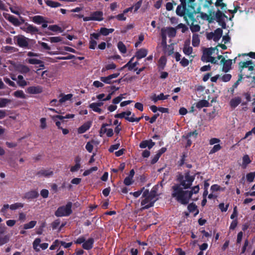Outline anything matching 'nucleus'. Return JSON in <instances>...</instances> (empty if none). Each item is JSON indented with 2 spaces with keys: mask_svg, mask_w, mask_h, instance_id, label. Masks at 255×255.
Segmentation results:
<instances>
[{
  "mask_svg": "<svg viewBox=\"0 0 255 255\" xmlns=\"http://www.w3.org/2000/svg\"><path fill=\"white\" fill-rule=\"evenodd\" d=\"M178 179L180 184L175 185L172 187L173 193L172 196L173 197L176 198L177 201L180 203L186 205L188 203L193 193H198L199 188L198 185H197L194 186L191 191L183 190L189 188L194 180V176H190L189 171L185 173L184 177L182 175H180Z\"/></svg>",
  "mask_w": 255,
  "mask_h": 255,
  "instance_id": "obj_1",
  "label": "nucleus"
},
{
  "mask_svg": "<svg viewBox=\"0 0 255 255\" xmlns=\"http://www.w3.org/2000/svg\"><path fill=\"white\" fill-rule=\"evenodd\" d=\"M194 1L195 0H189V8L187 10V15L188 20H190L191 21L190 29L191 31L192 32H197L200 30V27L195 18L194 14L200 12V7H198L196 9H195L196 4L194 3Z\"/></svg>",
  "mask_w": 255,
  "mask_h": 255,
  "instance_id": "obj_2",
  "label": "nucleus"
},
{
  "mask_svg": "<svg viewBox=\"0 0 255 255\" xmlns=\"http://www.w3.org/2000/svg\"><path fill=\"white\" fill-rule=\"evenodd\" d=\"M157 186H156L153 188L152 190L149 192L148 189H146L143 193L142 197L144 199L141 201V205H147L144 206L142 209H148L153 206L154 203L156 200L153 199L157 196Z\"/></svg>",
  "mask_w": 255,
  "mask_h": 255,
  "instance_id": "obj_3",
  "label": "nucleus"
},
{
  "mask_svg": "<svg viewBox=\"0 0 255 255\" xmlns=\"http://www.w3.org/2000/svg\"><path fill=\"white\" fill-rule=\"evenodd\" d=\"M180 1L181 5L178 6L176 9V13L179 15L184 16V18L189 25L190 22L188 21L187 15V10L189 8V0H180Z\"/></svg>",
  "mask_w": 255,
  "mask_h": 255,
  "instance_id": "obj_4",
  "label": "nucleus"
},
{
  "mask_svg": "<svg viewBox=\"0 0 255 255\" xmlns=\"http://www.w3.org/2000/svg\"><path fill=\"white\" fill-rule=\"evenodd\" d=\"M72 203L69 202L65 206H61L58 208L55 215L57 217L69 216L72 213Z\"/></svg>",
  "mask_w": 255,
  "mask_h": 255,
  "instance_id": "obj_5",
  "label": "nucleus"
},
{
  "mask_svg": "<svg viewBox=\"0 0 255 255\" xmlns=\"http://www.w3.org/2000/svg\"><path fill=\"white\" fill-rule=\"evenodd\" d=\"M212 15L213 20H216L223 28H225L226 24L224 21V18H227L226 15L223 14L219 9H218L216 13L214 11H212Z\"/></svg>",
  "mask_w": 255,
  "mask_h": 255,
  "instance_id": "obj_6",
  "label": "nucleus"
},
{
  "mask_svg": "<svg viewBox=\"0 0 255 255\" xmlns=\"http://www.w3.org/2000/svg\"><path fill=\"white\" fill-rule=\"evenodd\" d=\"M253 65V62L252 60H249L246 62H240L239 63L240 70L242 71L244 68H248L249 71H253L254 69Z\"/></svg>",
  "mask_w": 255,
  "mask_h": 255,
  "instance_id": "obj_7",
  "label": "nucleus"
},
{
  "mask_svg": "<svg viewBox=\"0 0 255 255\" xmlns=\"http://www.w3.org/2000/svg\"><path fill=\"white\" fill-rule=\"evenodd\" d=\"M15 38H16L17 44L19 46L22 47H27L28 45L27 42L28 38L22 35L16 36Z\"/></svg>",
  "mask_w": 255,
  "mask_h": 255,
  "instance_id": "obj_8",
  "label": "nucleus"
},
{
  "mask_svg": "<svg viewBox=\"0 0 255 255\" xmlns=\"http://www.w3.org/2000/svg\"><path fill=\"white\" fill-rule=\"evenodd\" d=\"M4 17L15 26H18L24 22L23 19H22V22H21L18 20L17 18L14 17L13 16L9 15L8 14L4 15Z\"/></svg>",
  "mask_w": 255,
  "mask_h": 255,
  "instance_id": "obj_9",
  "label": "nucleus"
},
{
  "mask_svg": "<svg viewBox=\"0 0 255 255\" xmlns=\"http://www.w3.org/2000/svg\"><path fill=\"white\" fill-rule=\"evenodd\" d=\"M26 25H27V26L23 27V29L26 32L30 33L31 34L38 32V29L36 27H34L32 25L27 24V23Z\"/></svg>",
  "mask_w": 255,
  "mask_h": 255,
  "instance_id": "obj_10",
  "label": "nucleus"
},
{
  "mask_svg": "<svg viewBox=\"0 0 255 255\" xmlns=\"http://www.w3.org/2000/svg\"><path fill=\"white\" fill-rule=\"evenodd\" d=\"M169 95L164 96L163 93H161L159 95L156 96L155 94H154L151 97V99L156 103L158 100H163L167 99Z\"/></svg>",
  "mask_w": 255,
  "mask_h": 255,
  "instance_id": "obj_11",
  "label": "nucleus"
},
{
  "mask_svg": "<svg viewBox=\"0 0 255 255\" xmlns=\"http://www.w3.org/2000/svg\"><path fill=\"white\" fill-rule=\"evenodd\" d=\"M94 243V240L92 238L88 239L86 242H84L83 244V248L85 249L89 250L92 248L93 244Z\"/></svg>",
  "mask_w": 255,
  "mask_h": 255,
  "instance_id": "obj_12",
  "label": "nucleus"
},
{
  "mask_svg": "<svg viewBox=\"0 0 255 255\" xmlns=\"http://www.w3.org/2000/svg\"><path fill=\"white\" fill-rule=\"evenodd\" d=\"M32 21L37 24H41L42 23H47V21L45 19V18L40 15H37L32 17Z\"/></svg>",
  "mask_w": 255,
  "mask_h": 255,
  "instance_id": "obj_13",
  "label": "nucleus"
},
{
  "mask_svg": "<svg viewBox=\"0 0 255 255\" xmlns=\"http://www.w3.org/2000/svg\"><path fill=\"white\" fill-rule=\"evenodd\" d=\"M199 13H200L201 17L202 19L207 20L210 23L213 21V18L212 17V10H210L208 14L200 12Z\"/></svg>",
  "mask_w": 255,
  "mask_h": 255,
  "instance_id": "obj_14",
  "label": "nucleus"
},
{
  "mask_svg": "<svg viewBox=\"0 0 255 255\" xmlns=\"http://www.w3.org/2000/svg\"><path fill=\"white\" fill-rule=\"evenodd\" d=\"M147 51L145 49H141L136 53L135 56L137 59H139L145 57L147 55Z\"/></svg>",
  "mask_w": 255,
  "mask_h": 255,
  "instance_id": "obj_15",
  "label": "nucleus"
},
{
  "mask_svg": "<svg viewBox=\"0 0 255 255\" xmlns=\"http://www.w3.org/2000/svg\"><path fill=\"white\" fill-rule=\"evenodd\" d=\"M223 31L221 28H217L213 33L214 35V40L218 41L222 36Z\"/></svg>",
  "mask_w": 255,
  "mask_h": 255,
  "instance_id": "obj_16",
  "label": "nucleus"
},
{
  "mask_svg": "<svg viewBox=\"0 0 255 255\" xmlns=\"http://www.w3.org/2000/svg\"><path fill=\"white\" fill-rule=\"evenodd\" d=\"M27 91L31 94L40 93L42 92V89L39 87H30L27 89Z\"/></svg>",
  "mask_w": 255,
  "mask_h": 255,
  "instance_id": "obj_17",
  "label": "nucleus"
},
{
  "mask_svg": "<svg viewBox=\"0 0 255 255\" xmlns=\"http://www.w3.org/2000/svg\"><path fill=\"white\" fill-rule=\"evenodd\" d=\"M53 174V171L46 170H41L38 172L36 174L39 177L40 176H49Z\"/></svg>",
  "mask_w": 255,
  "mask_h": 255,
  "instance_id": "obj_18",
  "label": "nucleus"
},
{
  "mask_svg": "<svg viewBox=\"0 0 255 255\" xmlns=\"http://www.w3.org/2000/svg\"><path fill=\"white\" fill-rule=\"evenodd\" d=\"M161 46L163 47L164 49H170V51L168 52V55H170L173 53V48L171 45H167L166 39H162L161 42Z\"/></svg>",
  "mask_w": 255,
  "mask_h": 255,
  "instance_id": "obj_19",
  "label": "nucleus"
},
{
  "mask_svg": "<svg viewBox=\"0 0 255 255\" xmlns=\"http://www.w3.org/2000/svg\"><path fill=\"white\" fill-rule=\"evenodd\" d=\"M90 122H87L84 124L83 126H82L81 127L79 128L78 132L81 133H84L90 127Z\"/></svg>",
  "mask_w": 255,
  "mask_h": 255,
  "instance_id": "obj_20",
  "label": "nucleus"
},
{
  "mask_svg": "<svg viewBox=\"0 0 255 255\" xmlns=\"http://www.w3.org/2000/svg\"><path fill=\"white\" fill-rule=\"evenodd\" d=\"M241 102V99L239 97H237L233 99L230 101V105L232 108L236 107Z\"/></svg>",
  "mask_w": 255,
  "mask_h": 255,
  "instance_id": "obj_21",
  "label": "nucleus"
},
{
  "mask_svg": "<svg viewBox=\"0 0 255 255\" xmlns=\"http://www.w3.org/2000/svg\"><path fill=\"white\" fill-rule=\"evenodd\" d=\"M103 15V13L101 11H96L94 12L92 14V20H102V16Z\"/></svg>",
  "mask_w": 255,
  "mask_h": 255,
  "instance_id": "obj_22",
  "label": "nucleus"
},
{
  "mask_svg": "<svg viewBox=\"0 0 255 255\" xmlns=\"http://www.w3.org/2000/svg\"><path fill=\"white\" fill-rule=\"evenodd\" d=\"M165 32L170 37H174L176 35V28L169 27L165 29Z\"/></svg>",
  "mask_w": 255,
  "mask_h": 255,
  "instance_id": "obj_23",
  "label": "nucleus"
},
{
  "mask_svg": "<svg viewBox=\"0 0 255 255\" xmlns=\"http://www.w3.org/2000/svg\"><path fill=\"white\" fill-rule=\"evenodd\" d=\"M209 105V103L207 101H206L205 100H202L199 101L197 103L196 107L199 109H201L203 107H208Z\"/></svg>",
  "mask_w": 255,
  "mask_h": 255,
  "instance_id": "obj_24",
  "label": "nucleus"
},
{
  "mask_svg": "<svg viewBox=\"0 0 255 255\" xmlns=\"http://www.w3.org/2000/svg\"><path fill=\"white\" fill-rule=\"evenodd\" d=\"M232 64V60L228 59L226 63L224 64L223 67V71L225 72H227L230 70L231 68Z\"/></svg>",
  "mask_w": 255,
  "mask_h": 255,
  "instance_id": "obj_25",
  "label": "nucleus"
},
{
  "mask_svg": "<svg viewBox=\"0 0 255 255\" xmlns=\"http://www.w3.org/2000/svg\"><path fill=\"white\" fill-rule=\"evenodd\" d=\"M38 196V193L36 191H31L26 194L25 197L28 199L35 198Z\"/></svg>",
  "mask_w": 255,
  "mask_h": 255,
  "instance_id": "obj_26",
  "label": "nucleus"
},
{
  "mask_svg": "<svg viewBox=\"0 0 255 255\" xmlns=\"http://www.w3.org/2000/svg\"><path fill=\"white\" fill-rule=\"evenodd\" d=\"M183 52L186 55H190L192 52V48L190 46L189 43H185L184 44Z\"/></svg>",
  "mask_w": 255,
  "mask_h": 255,
  "instance_id": "obj_27",
  "label": "nucleus"
},
{
  "mask_svg": "<svg viewBox=\"0 0 255 255\" xmlns=\"http://www.w3.org/2000/svg\"><path fill=\"white\" fill-rule=\"evenodd\" d=\"M215 50L218 51V49L217 48V46H216L215 48H205L203 52L206 53L207 55L211 57V55L214 53L215 51Z\"/></svg>",
  "mask_w": 255,
  "mask_h": 255,
  "instance_id": "obj_28",
  "label": "nucleus"
},
{
  "mask_svg": "<svg viewBox=\"0 0 255 255\" xmlns=\"http://www.w3.org/2000/svg\"><path fill=\"white\" fill-rule=\"evenodd\" d=\"M60 97H62L60 100L59 102L60 103H62L65 102L67 100H70L71 98L72 97L73 95L71 94H69L63 96V94H60Z\"/></svg>",
  "mask_w": 255,
  "mask_h": 255,
  "instance_id": "obj_29",
  "label": "nucleus"
},
{
  "mask_svg": "<svg viewBox=\"0 0 255 255\" xmlns=\"http://www.w3.org/2000/svg\"><path fill=\"white\" fill-rule=\"evenodd\" d=\"M200 40L198 34H194L192 37V45L194 46H197L199 44Z\"/></svg>",
  "mask_w": 255,
  "mask_h": 255,
  "instance_id": "obj_30",
  "label": "nucleus"
},
{
  "mask_svg": "<svg viewBox=\"0 0 255 255\" xmlns=\"http://www.w3.org/2000/svg\"><path fill=\"white\" fill-rule=\"evenodd\" d=\"M11 102V100L7 99H0V108L5 107L7 104Z\"/></svg>",
  "mask_w": 255,
  "mask_h": 255,
  "instance_id": "obj_31",
  "label": "nucleus"
},
{
  "mask_svg": "<svg viewBox=\"0 0 255 255\" xmlns=\"http://www.w3.org/2000/svg\"><path fill=\"white\" fill-rule=\"evenodd\" d=\"M46 3L49 6L52 7H56L60 6L61 4L58 2L53 1L52 0H48L46 1Z\"/></svg>",
  "mask_w": 255,
  "mask_h": 255,
  "instance_id": "obj_32",
  "label": "nucleus"
},
{
  "mask_svg": "<svg viewBox=\"0 0 255 255\" xmlns=\"http://www.w3.org/2000/svg\"><path fill=\"white\" fill-rule=\"evenodd\" d=\"M166 59L164 56H162L159 60V67L161 69H163L166 64Z\"/></svg>",
  "mask_w": 255,
  "mask_h": 255,
  "instance_id": "obj_33",
  "label": "nucleus"
},
{
  "mask_svg": "<svg viewBox=\"0 0 255 255\" xmlns=\"http://www.w3.org/2000/svg\"><path fill=\"white\" fill-rule=\"evenodd\" d=\"M18 69L22 73H26L30 70L27 66L22 65H20L18 67Z\"/></svg>",
  "mask_w": 255,
  "mask_h": 255,
  "instance_id": "obj_34",
  "label": "nucleus"
},
{
  "mask_svg": "<svg viewBox=\"0 0 255 255\" xmlns=\"http://www.w3.org/2000/svg\"><path fill=\"white\" fill-rule=\"evenodd\" d=\"M118 47L120 51L122 52L123 53H125L127 51V48L126 46L124 44V43L120 41L118 43Z\"/></svg>",
  "mask_w": 255,
  "mask_h": 255,
  "instance_id": "obj_35",
  "label": "nucleus"
},
{
  "mask_svg": "<svg viewBox=\"0 0 255 255\" xmlns=\"http://www.w3.org/2000/svg\"><path fill=\"white\" fill-rule=\"evenodd\" d=\"M243 165H244V168H246L247 165L251 163V160L248 155H245L243 157Z\"/></svg>",
  "mask_w": 255,
  "mask_h": 255,
  "instance_id": "obj_36",
  "label": "nucleus"
},
{
  "mask_svg": "<svg viewBox=\"0 0 255 255\" xmlns=\"http://www.w3.org/2000/svg\"><path fill=\"white\" fill-rule=\"evenodd\" d=\"M17 79L18 80V84L19 85V86L24 87L26 85L27 83L25 82V81L23 80V77L22 76H21V75L18 76Z\"/></svg>",
  "mask_w": 255,
  "mask_h": 255,
  "instance_id": "obj_37",
  "label": "nucleus"
},
{
  "mask_svg": "<svg viewBox=\"0 0 255 255\" xmlns=\"http://www.w3.org/2000/svg\"><path fill=\"white\" fill-rule=\"evenodd\" d=\"M36 224V222L34 221H32L30 222L29 223L25 224L24 225V229H28L32 228L35 226Z\"/></svg>",
  "mask_w": 255,
  "mask_h": 255,
  "instance_id": "obj_38",
  "label": "nucleus"
},
{
  "mask_svg": "<svg viewBox=\"0 0 255 255\" xmlns=\"http://www.w3.org/2000/svg\"><path fill=\"white\" fill-rule=\"evenodd\" d=\"M23 207V204L21 203H16L14 204H12L9 206V208L11 210H15L19 208H22Z\"/></svg>",
  "mask_w": 255,
  "mask_h": 255,
  "instance_id": "obj_39",
  "label": "nucleus"
},
{
  "mask_svg": "<svg viewBox=\"0 0 255 255\" xmlns=\"http://www.w3.org/2000/svg\"><path fill=\"white\" fill-rule=\"evenodd\" d=\"M48 29L53 31H59L60 32H62L61 28L57 26V25H50L48 27Z\"/></svg>",
  "mask_w": 255,
  "mask_h": 255,
  "instance_id": "obj_40",
  "label": "nucleus"
},
{
  "mask_svg": "<svg viewBox=\"0 0 255 255\" xmlns=\"http://www.w3.org/2000/svg\"><path fill=\"white\" fill-rule=\"evenodd\" d=\"M40 242H41V240L39 238L36 239L34 240V241L33 242V248L36 251H39V249H37V248L38 245L40 246Z\"/></svg>",
  "mask_w": 255,
  "mask_h": 255,
  "instance_id": "obj_41",
  "label": "nucleus"
},
{
  "mask_svg": "<svg viewBox=\"0 0 255 255\" xmlns=\"http://www.w3.org/2000/svg\"><path fill=\"white\" fill-rule=\"evenodd\" d=\"M111 79H112L111 78L110 75L107 77H101L100 78V80L102 82L107 84H111L112 83Z\"/></svg>",
  "mask_w": 255,
  "mask_h": 255,
  "instance_id": "obj_42",
  "label": "nucleus"
},
{
  "mask_svg": "<svg viewBox=\"0 0 255 255\" xmlns=\"http://www.w3.org/2000/svg\"><path fill=\"white\" fill-rule=\"evenodd\" d=\"M28 61L31 64H40L43 63L42 61L36 59H29Z\"/></svg>",
  "mask_w": 255,
  "mask_h": 255,
  "instance_id": "obj_43",
  "label": "nucleus"
},
{
  "mask_svg": "<svg viewBox=\"0 0 255 255\" xmlns=\"http://www.w3.org/2000/svg\"><path fill=\"white\" fill-rule=\"evenodd\" d=\"M221 148V146H220V144L215 145L214 146V147H213V148L211 150V151L210 152V154L214 153L219 151V150H220Z\"/></svg>",
  "mask_w": 255,
  "mask_h": 255,
  "instance_id": "obj_44",
  "label": "nucleus"
},
{
  "mask_svg": "<svg viewBox=\"0 0 255 255\" xmlns=\"http://www.w3.org/2000/svg\"><path fill=\"white\" fill-rule=\"evenodd\" d=\"M255 176V172H251L247 175V179L249 182H252Z\"/></svg>",
  "mask_w": 255,
  "mask_h": 255,
  "instance_id": "obj_45",
  "label": "nucleus"
},
{
  "mask_svg": "<svg viewBox=\"0 0 255 255\" xmlns=\"http://www.w3.org/2000/svg\"><path fill=\"white\" fill-rule=\"evenodd\" d=\"M134 115H132V116L130 118L127 117H126V119L130 122H138L140 120V118H134Z\"/></svg>",
  "mask_w": 255,
  "mask_h": 255,
  "instance_id": "obj_46",
  "label": "nucleus"
},
{
  "mask_svg": "<svg viewBox=\"0 0 255 255\" xmlns=\"http://www.w3.org/2000/svg\"><path fill=\"white\" fill-rule=\"evenodd\" d=\"M133 182V181L132 180V178L128 176L127 177L125 180H124V183L126 185H130Z\"/></svg>",
  "mask_w": 255,
  "mask_h": 255,
  "instance_id": "obj_47",
  "label": "nucleus"
},
{
  "mask_svg": "<svg viewBox=\"0 0 255 255\" xmlns=\"http://www.w3.org/2000/svg\"><path fill=\"white\" fill-rule=\"evenodd\" d=\"M94 105V104L93 103L90 104L89 106L90 108L93 109V110L95 112L101 113L102 110L100 108H99V107H97V106Z\"/></svg>",
  "mask_w": 255,
  "mask_h": 255,
  "instance_id": "obj_48",
  "label": "nucleus"
},
{
  "mask_svg": "<svg viewBox=\"0 0 255 255\" xmlns=\"http://www.w3.org/2000/svg\"><path fill=\"white\" fill-rule=\"evenodd\" d=\"M197 134H198V132H197V130H195V131H194L193 132H190L188 133V134L186 136L183 135L182 137H183V138L187 139L189 137L191 136L192 135H194L195 137H196Z\"/></svg>",
  "mask_w": 255,
  "mask_h": 255,
  "instance_id": "obj_49",
  "label": "nucleus"
},
{
  "mask_svg": "<svg viewBox=\"0 0 255 255\" xmlns=\"http://www.w3.org/2000/svg\"><path fill=\"white\" fill-rule=\"evenodd\" d=\"M14 95L15 97H18V98H25L24 94L23 93V92L21 91H17L15 92L14 93Z\"/></svg>",
  "mask_w": 255,
  "mask_h": 255,
  "instance_id": "obj_50",
  "label": "nucleus"
},
{
  "mask_svg": "<svg viewBox=\"0 0 255 255\" xmlns=\"http://www.w3.org/2000/svg\"><path fill=\"white\" fill-rule=\"evenodd\" d=\"M179 28H181L182 29V32L183 33L185 32L186 30H187L188 29V28L185 26V25L183 24H182V23H180L179 24H178L176 27V29H179Z\"/></svg>",
  "mask_w": 255,
  "mask_h": 255,
  "instance_id": "obj_51",
  "label": "nucleus"
},
{
  "mask_svg": "<svg viewBox=\"0 0 255 255\" xmlns=\"http://www.w3.org/2000/svg\"><path fill=\"white\" fill-rule=\"evenodd\" d=\"M8 238L7 236L0 237V246L6 243L8 241Z\"/></svg>",
  "mask_w": 255,
  "mask_h": 255,
  "instance_id": "obj_52",
  "label": "nucleus"
},
{
  "mask_svg": "<svg viewBox=\"0 0 255 255\" xmlns=\"http://www.w3.org/2000/svg\"><path fill=\"white\" fill-rule=\"evenodd\" d=\"M116 68V66L114 63L108 64L106 66L105 69H103V71H105V70H110V69H114Z\"/></svg>",
  "mask_w": 255,
  "mask_h": 255,
  "instance_id": "obj_53",
  "label": "nucleus"
},
{
  "mask_svg": "<svg viewBox=\"0 0 255 255\" xmlns=\"http://www.w3.org/2000/svg\"><path fill=\"white\" fill-rule=\"evenodd\" d=\"M176 5V3L173 1V2H167L166 4V9L167 10H171L173 8V5Z\"/></svg>",
  "mask_w": 255,
  "mask_h": 255,
  "instance_id": "obj_54",
  "label": "nucleus"
},
{
  "mask_svg": "<svg viewBox=\"0 0 255 255\" xmlns=\"http://www.w3.org/2000/svg\"><path fill=\"white\" fill-rule=\"evenodd\" d=\"M50 40L51 42H58L62 40V39L60 37H51L50 38Z\"/></svg>",
  "mask_w": 255,
  "mask_h": 255,
  "instance_id": "obj_55",
  "label": "nucleus"
},
{
  "mask_svg": "<svg viewBox=\"0 0 255 255\" xmlns=\"http://www.w3.org/2000/svg\"><path fill=\"white\" fill-rule=\"evenodd\" d=\"M90 44V48L94 49H95V46L97 45V42L95 40L91 38Z\"/></svg>",
  "mask_w": 255,
  "mask_h": 255,
  "instance_id": "obj_56",
  "label": "nucleus"
},
{
  "mask_svg": "<svg viewBox=\"0 0 255 255\" xmlns=\"http://www.w3.org/2000/svg\"><path fill=\"white\" fill-rule=\"evenodd\" d=\"M210 57L209 56H208L203 52V55L201 57V60L203 61L209 62Z\"/></svg>",
  "mask_w": 255,
  "mask_h": 255,
  "instance_id": "obj_57",
  "label": "nucleus"
},
{
  "mask_svg": "<svg viewBox=\"0 0 255 255\" xmlns=\"http://www.w3.org/2000/svg\"><path fill=\"white\" fill-rule=\"evenodd\" d=\"M197 206L193 203L189 204L188 209L190 212H194L196 209Z\"/></svg>",
  "mask_w": 255,
  "mask_h": 255,
  "instance_id": "obj_58",
  "label": "nucleus"
},
{
  "mask_svg": "<svg viewBox=\"0 0 255 255\" xmlns=\"http://www.w3.org/2000/svg\"><path fill=\"white\" fill-rule=\"evenodd\" d=\"M40 127L42 129H44L46 127V119L45 118H41L40 119Z\"/></svg>",
  "mask_w": 255,
  "mask_h": 255,
  "instance_id": "obj_59",
  "label": "nucleus"
},
{
  "mask_svg": "<svg viewBox=\"0 0 255 255\" xmlns=\"http://www.w3.org/2000/svg\"><path fill=\"white\" fill-rule=\"evenodd\" d=\"M120 146L119 143H117L114 145H112L110 148H109V151L111 152H113L115 150L117 149Z\"/></svg>",
  "mask_w": 255,
  "mask_h": 255,
  "instance_id": "obj_60",
  "label": "nucleus"
},
{
  "mask_svg": "<svg viewBox=\"0 0 255 255\" xmlns=\"http://www.w3.org/2000/svg\"><path fill=\"white\" fill-rule=\"evenodd\" d=\"M48 191L46 189L41 190L40 194L43 198H47L48 196Z\"/></svg>",
  "mask_w": 255,
  "mask_h": 255,
  "instance_id": "obj_61",
  "label": "nucleus"
},
{
  "mask_svg": "<svg viewBox=\"0 0 255 255\" xmlns=\"http://www.w3.org/2000/svg\"><path fill=\"white\" fill-rule=\"evenodd\" d=\"M134 107L140 111H142L143 110V105L140 103H135Z\"/></svg>",
  "mask_w": 255,
  "mask_h": 255,
  "instance_id": "obj_62",
  "label": "nucleus"
},
{
  "mask_svg": "<svg viewBox=\"0 0 255 255\" xmlns=\"http://www.w3.org/2000/svg\"><path fill=\"white\" fill-rule=\"evenodd\" d=\"M108 30H109L106 28H101L100 29V34L105 36L107 35L109 33Z\"/></svg>",
  "mask_w": 255,
  "mask_h": 255,
  "instance_id": "obj_63",
  "label": "nucleus"
},
{
  "mask_svg": "<svg viewBox=\"0 0 255 255\" xmlns=\"http://www.w3.org/2000/svg\"><path fill=\"white\" fill-rule=\"evenodd\" d=\"M231 78V75L230 74H225L222 77V80L224 82L229 81Z\"/></svg>",
  "mask_w": 255,
  "mask_h": 255,
  "instance_id": "obj_64",
  "label": "nucleus"
}]
</instances>
